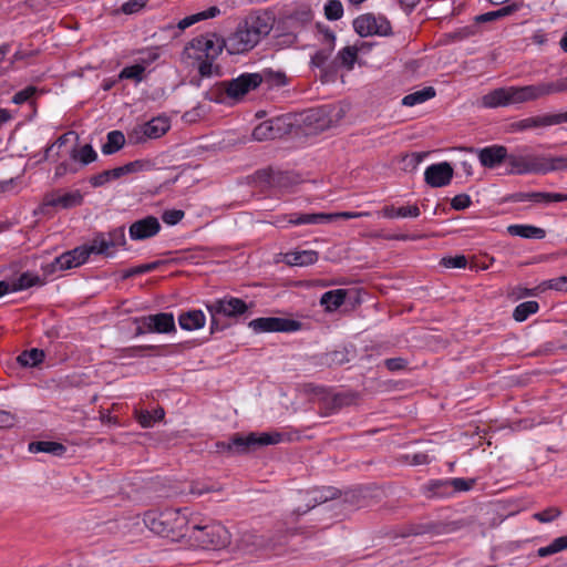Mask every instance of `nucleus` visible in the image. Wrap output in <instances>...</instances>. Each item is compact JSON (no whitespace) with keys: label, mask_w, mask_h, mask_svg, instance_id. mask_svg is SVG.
Returning a JSON list of instances; mask_svg holds the SVG:
<instances>
[{"label":"nucleus","mask_w":567,"mask_h":567,"mask_svg":"<svg viewBox=\"0 0 567 567\" xmlns=\"http://www.w3.org/2000/svg\"><path fill=\"white\" fill-rule=\"evenodd\" d=\"M271 29L272 22L268 13L250 14L226 39V50L229 54L245 53L257 45L262 37L268 35Z\"/></svg>","instance_id":"1"},{"label":"nucleus","mask_w":567,"mask_h":567,"mask_svg":"<svg viewBox=\"0 0 567 567\" xmlns=\"http://www.w3.org/2000/svg\"><path fill=\"white\" fill-rule=\"evenodd\" d=\"M284 434L279 432L249 433L247 436L235 434L230 441L215 443V451L223 454H243L255 446L278 444L282 441Z\"/></svg>","instance_id":"2"},{"label":"nucleus","mask_w":567,"mask_h":567,"mask_svg":"<svg viewBox=\"0 0 567 567\" xmlns=\"http://www.w3.org/2000/svg\"><path fill=\"white\" fill-rule=\"evenodd\" d=\"M369 212H339V213H290L276 217L274 225L280 228L288 226L318 225L337 219H352L368 217Z\"/></svg>","instance_id":"3"},{"label":"nucleus","mask_w":567,"mask_h":567,"mask_svg":"<svg viewBox=\"0 0 567 567\" xmlns=\"http://www.w3.org/2000/svg\"><path fill=\"white\" fill-rule=\"evenodd\" d=\"M545 157L527 145L517 146L508 152L507 172L512 175L545 174Z\"/></svg>","instance_id":"4"},{"label":"nucleus","mask_w":567,"mask_h":567,"mask_svg":"<svg viewBox=\"0 0 567 567\" xmlns=\"http://www.w3.org/2000/svg\"><path fill=\"white\" fill-rule=\"evenodd\" d=\"M189 538L205 549H218L226 547L230 543V534L225 526L219 523L192 524Z\"/></svg>","instance_id":"5"},{"label":"nucleus","mask_w":567,"mask_h":567,"mask_svg":"<svg viewBox=\"0 0 567 567\" xmlns=\"http://www.w3.org/2000/svg\"><path fill=\"white\" fill-rule=\"evenodd\" d=\"M532 101L529 85L495 89L482 97L485 107L495 109Z\"/></svg>","instance_id":"6"},{"label":"nucleus","mask_w":567,"mask_h":567,"mask_svg":"<svg viewBox=\"0 0 567 567\" xmlns=\"http://www.w3.org/2000/svg\"><path fill=\"white\" fill-rule=\"evenodd\" d=\"M207 310L212 317L210 331L214 333L225 328V324L219 323V317L237 318L247 312L248 306L239 298L225 297L207 305Z\"/></svg>","instance_id":"7"},{"label":"nucleus","mask_w":567,"mask_h":567,"mask_svg":"<svg viewBox=\"0 0 567 567\" xmlns=\"http://www.w3.org/2000/svg\"><path fill=\"white\" fill-rule=\"evenodd\" d=\"M153 166L154 164L150 159H136L123 166L115 167L113 169H106L96 175H93L90 178V184L93 187H101L113 179L121 178L122 176L150 171L153 168Z\"/></svg>","instance_id":"8"},{"label":"nucleus","mask_w":567,"mask_h":567,"mask_svg":"<svg viewBox=\"0 0 567 567\" xmlns=\"http://www.w3.org/2000/svg\"><path fill=\"white\" fill-rule=\"evenodd\" d=\"M224 48L226 49V39L216 34H204L193 39L185 51L188 56H192L190 51L198 52L195 56L197 60H202V58L216 59Z\"/></svg>","instance_id":"9"},{"label":"nucleus","mask_w":567,"mask_h":567,"mask_svg":"<svg viewBox=\"0 0 567 567\" xmlns=\"http://www.w3.org/2000/svg\"><path fill=\"white\" fill-rule=\"evenodd\" d=\"M262 83L259 73H243L230 81L219 83L218 90L230 99H240L248 92L256 90Z\"/></svg>","instance_id":"10"},{"label":"nucleus","mask_w":567,"mask_h":567,"mask_svg":"<svg viewBox=\"0 0 567 567\" xmlns=\"http://www.w3.org/2000/svg\"><path fill=\"white\" fill-rule=\"evenodd\" d=\"M353 28L360 37L389 35L391 33L390 22L382 16L365 13L353 21Z\"/></svg>","instance_id":"11"},{"label":"nucleus","mask_w":567,"mask_h":567,"mask_svg":"<svg viewBox=\"0 0 567 567\" xmlns=\"http://www.w3.org/2000/svg\"><path fill=\"white\" fill-rule=\"evenodd\" d=\"M169 130V122L165 117H154L151 121L135 126L128 134L133 143H142L148 138H158Z\"/></svg>","instance_id":"12"},{"label":"nucleus","mask_w":567,"mask_h":567,"mask_svg":"<svg viewBox=\"0 0 567 567\" xmlns=\"http://www.w3.org/2000/svg\"><path fill=\"white\" fill-rule=\"evenodd\" d=\"M249 327L256 332H292L301 328V322L293 319L265 317L251 320Z\"/></svg>","instance_id":"13"},{"label":"nucleus","mask_w":567,"mask_h":567,"mask_svg":"<svg viewBox=\"0 0 567 567\" xmlns=\"http://www.w3.org/2000/svg\"><path fill=\"white\" fill-rule=\"evenodd\" d=\"M126 243L124 227H117L109 233H99L93 237V249L96 255L112 256L111 248L123 246Z\"/></svg>","instance_id":"14"},{"label":"nucleus","mask_w":567,"mask_h":567,"mask_svg":"<svg viewBox=\"0 0 567 567\" xmlns=\"http://www.w3.org/2000/svg\"><path fill=\"white\" fill-rule=\"evenodd\" d=\"M164 515L167 517L166 523H169L171 534H173V538L178 537H189V533L192 530V524H194L193 519H188L185 511L179 508H166L164 509Z\"/></svg>","instance_id":"15"},{"label":"nucleus","mask_w":567,"mask_h":567,"mask_svg":"<svg viewBox=\"0 0 567 567\" xmlns=\"http://www.w3.org/2000/svg\"><path fill=\"white\" fill-rule=\"evenodd\" d=\"M567 123V111L564 113L557 114H544L533 117L523 118L516 123H514V128L516 131H525L529 128L536 127H547L553 125H558Z\"/></svg>","instance_id":"16"},{"label":"nucleus","mask_w":567,"mask_h":567,"mask_svg":"<svg viewBox=\"0 0 567 567\" xmlns=\"http://www.w3.org/2000/svg\"><path fill=\"white\" fill-rule=\"evenodd\" d=\"M83 203V195L79 189L61 193L60 190L49 193L43 198V205L48 207H60L69 209L80 206Z\"/></svg>","instance_id":"17"},{"label":"nucleus","mask_w":567,"mask_h":567,"mask_svg":"<svg viewBox=\"0 0 567 567\" xmlns=\"http://www.w3.org/2000/svg\"><path fill=\"white\" fill-rule=\"evenodd\" d=\"M453 167L447 162L430 165L424 173V179L431 187H443L451 183Z\"/></svg>","instance_id":"18"},{"label":"nucleus","mask_w":567,"mask_h":567,"mask_svg":"<svg viewBox=\"0 0 567 567\" xmlns=\"http://www.w3.org/2000/svg\"><path fill=\"white\" fill-rule=\"evenodd\" d=\"M140 320L147 327L148 332L169 333L176 331L174 316L171 312L150 315Z\"/></svg>","instance_id":"19"},{"label":"nucleus","mask_w":567,"mask_h":567,"mask_svg":"<svg viewBox=\"0 0 567 567\" xmlns=\"http://www.w3.org/2000/svg\"><path fill=\"white\" fill-rule=\"evenodd\" d=\"M161 230V224L154 216L136 220L130 227V236L134 240H142L155 236Z\"/></svg>","instance_id":"20"},{"label":"nucleus","mask_w":567,"mask_h":567,"mask_svg":"<svg viewBox=\"0 0 567 567\" xmlns=\"http://www.w3.org/2000/svg\"><path fill=\"white\" fill-rule=\"evenodd\" d=\"M508 150L503 145H492L478 151V159L484 167L494 168L502 163L507 164Z\"/></svg>","instance_id":"21"},{"label":"nucleus","mask_w":567,"mask_h":567,"mask_svg":"<svg viewBox=\"0 0 567 567\" xmlns=\"http://www.w3.org/2000/svg\"><path fill=\"white\" fill-rule=\"evenodd\" d=\"M334 40H336L334 34L330 31H327L323 34V41H324L326 48L318 50L311 58V65L320 69L324 73L333 71V68H331L328 64V61H329L331 52L333 51V48H334Z\"/></svg>","instance_id":"22"},{"label":"nucleus","mask_w":567,"mask_h":567,"mask_svg":"<svg viewBox=\"0 0 567 567\" xmlns=\"http://www.w3.org/2000/svg\"><path fill=\"white\" fill-rule=\"evenodd\" d=\"M532 101L540 97L567 91V78L555 82H542L529 85Z\"/></svg>","instance_id":"23"},{"label":"nucleus","mask_w":567,"mask_h":567,"mask_svg":"<svg viewBox=\"0 0 567 567\" xmlns=\"http://www.w3.org/2000/svg\"><path fill=\"white\" fill-rule=\"evenodd\" d=\"M280 118L268 120L257 125L252 131V138L258 142L274 140L281 134Z\"/></svg>","instance_id":"24"},{"label":"nucleus","mask_w":567,"mask_h":567,"mask_svg":"<svg viewBox=\"0 0 567 567\" xmlns=\"http://www.w3.org/2000/svg\"><path fill=\"white\" fill-rule=\"evenodd\" d=\"M206 317L202 310L183 312L178 317L179 327L183 330L193 331L205 326Z\"/></svg>","instance_id":"25"},{"label":"nucleus","mask_w":567,"mask_h":567,"mask_svg":"<svg viewBox=\"0 0 567 567\" xmlns=\"http://www.w3.org/2000/svg\"><path fill=\"white\" fill-rule=\"evenodd\" d=\"M237 546L241 551L251 554L264 546V539L255 532L246 530L240 534Z\"/></svg>","instance_id":"26"},{"label":"nucleus","mask_w":567,"mask_h":567,"mask_svg":"<svg viewBox=\"0 0 567 567\" xmlns=\"http://www.w3.org/2000/svg\"><path fill=\"white\" fill-rule=\"evenodd\" d=\"M347 297L346 289H336L324 292L320 298V305L324 310L332 312L343 305Z\"/></svg>","instance_id":"27"},{"label":"nucleus","mask_w":567,"mask_h":567,"mask_svg":"<svg viewBox=\"0 0 567 567\" xmlns=\"http://www.w3.org/2000/svg\"><path fill=\"white\" fill-rule=\"evenodd\" d=\"M507 233L511 236L534 239H543L546 236L545 229L533 225H509L507 227Z\"/></svg>","instance_id":"28"},{"label":"nucleus","mask_w":567,"mask_h":567,"mask_svg":"<svg viewBox=\"0 0 567 567\" xmlns=\"http://www.w3.org/2000/svg\"><path fill=\"white\" fill-rule=\"evenodd\" d=\"M31 453H49L55 456H61L65 453L66 447L58 442L52 441H35L29 444Z\"/></svg>","instance_id":"29"},{"label":"nucleus","mask_w":567,"mask_h":567,"mask_svg":"<svg viewBox=\"0 0 567 567\" xmlns=\"http://www.w3.org/2000/svg\"><path fill=\"white\" fill-rule=\"evenodd\" d=\"M288 264L292 266H309L318 260V252L315 250H298L286 255Z\"/></svg>","instance_id":"30"},{"label":"nucleus","mask_w":567,"mask_h":567,"mask_svg":"<svg viewBox=\"0 0 567 567\" xmlns=\"http://www.w3.org/2000/svg\"><path fill=\"white\" fill-rule=\"evenodd\" d=\"M337 489L332 487H324L321 489H313L309 493L310 499L309 502H312V505H307V508L302 512L298 511V514H306L310 508L315 507L318 504L326 503L329 499H333L337 496Z\"/></svg>","instance_id":"31"},{"label":"nucleus","mask_w":567,"mask_h":567,"mask_svg":"<svg viewBox=\"0 0 567 567\" xmlns=\"http://www.w3.org/2000/svg\"><path fill=\"white\" fill-rule=\"evenodd\" d=\"M480 32L478 25L474 22L471 25L460 28L453 32L443 35L442 42L447 44L451 42L462 41L467 38L474 37Z\"/></svg>","instance_id":"32"},{"label":"nucleus","mask_w":567,"mask_h":567,"mask_svg":"<svg viewBox=\"0 0 567 567\" xmlns=\"http://www.w3.org/2000/svg\"><path fill=\"white\" fill-rule=\"evenodd\" d=\"M106 138V143L102 146V152L105 155L118 152L125 144V136L121 131L109 132Z\"/></svg>","instance_id":"33"},{"label":"nucleus","mask_w":567,"mask_h":567,"mask_svg":"<svg viewBox=\"0 0 567 567\" xmlns=\"http://www.w3.org/2000/svg\"><path fill=\"white\" fill-rule=\"evenodd\" d=\"M420 208L416 205L412 206H402L399 208H395L394 206H385L382 209V215L386 218H394V217H419L420 216Z\"/></svg>","instance_id":"34"},{"label":"nucleus","mask_w":567,"mask_h":567,"mask_svg":"<svg viewBox=\"0 0 567 567\" xmlns=\"http://www.w3.org/2000/svg\"><path fill=\"white\" fill-rule=\"evenodd\" d=\"M435 96V90L432 86H426L420 91L410 93L402 99V104L405 106H414L421 104Z\"/></svg>","instance_id":"35"},{"label":"nucleus","mask_w":567,"mask_h":567,"mask_svg":"<svg viewBox=\"0 0 567 567\" xmlns=\"http://www.w3.org/2000/svg\"><path fill=\"white\" fill-rule=\"evenodd\" d=\"M167 516L164 515V511H148L144 514L143 522L145 526L153 533L159 534L165 530L164 527H162V519H165Z\"/></svg>","instance_id":"36"},{"label":"nucleus","mask_w":567,"mask_h":567,"mask_svg":"<svg viewBox=\"0 0 567 567\" xmlns=\"http://www.w3.org/2000/svg\"><path fill=\"white\" fill-rule=\"evenodd\" d=\"M539 305L537 301H525L516 306L513 312V318L517 322L525 321L530 315L538 311Z\"/></svg>","instance_id":"37"},{"label":"nucleus","mask_w":567,"mask_h":567,"mask_svg":"<svg viewBox=\"0 0 567 567\" xmlns=\"http://www.w3.org/2000/svg\"><path fill=\"white\" fill-rule=\"evenodd\" d=\"M43 359H44V352L37 348L23 351L17 358L18 362L22 367H35L39 363H41L43 361Z\"/></svg>","instance_id":"38"},{"label":"nucleus","mask_w":567,"mask_h":567,"mask_svg":"<svg viewBox=\"0 0 567 567\" xmlns=\"http://www.w3.org/2000/svg\"><path fill=\"white\" fill-rule=\"evenodd\" d=\"M165 416L164 409L158 408L153 412L150 411H140L136 415V419L142 427H151L156 422L162 421Z\"/></svg>","instance_id":"39"},{"label":"nucleus","mask_w":567,"mask_h":567,"mask_svg":"<svg viewBox=\"0 0 567 567\" xmlns=\"http://www.w3.org/2000/svg\"><path fill=\"white\" fill-rule=\"evenodd\" d=\"M74 261V256L71 255L70 251L63 252L59 257H56L49 266L48 272H54L56 270H68L76 267Z\"/></svg>","instance_id":"40"},{"label":"nucleus","mask_w":567,"mask_h":567,"mask_svg":"<svg viewBox=\"0 0 567 567\" xmlns=\"http://www.w3.org/2000/svg\"><path fill=\"white\" fill-rule=\"evenodd\" d=\"M567 549V535L555 538L549 545L537 550L539 557H547Z\"/></svg>","instance_id":"41"},{"label":"nucleus","mask_w":567,"mask_h":567,"mask_svg":"<svg viewBox=\"0 0 567 567\" xmlns=\"http://www.w3.org/2000/svg\"><path fill=\"white\" fill-rule=\"evenodd\" d=\"M71 157L74 161H79L83 165H87L97 158V154L93 150L92 145L85 144L79 151L73 150L71 153Z\"/></svg>","instance_id":"42"},{"label":"nucleus","mask_w":567,"mask_h":567,"mask_svg":"<svg viewBox=\"0 0 567 567\" xmlns=\"http://www.w3.org/2000/svg\"><path fill=\"white\" fill-rule=\"evenodd\" d=\"M475 484L474 480H465L461 477L450 478L446 482H439L436 486H450L452 492H466L470 491Z\"/></svg>","instance_id":"43"},{"label":"nucleus","mask_w":567,"mask_h":567,"mask_svg":"<svg viewBox=\"0 0 567 567\" xmlns=\"http://www.w3.org/2000/svg\"><path fill=\"white\" fill-rule=\"evenodd\" d=\"M144 65L140 64L137 61L133 65L125 66L120 72V79L134 80L135 82H142L145 76Z\"/></svg>","instance_id":"44"},{"label":"nucleus","mask_w":567,"mask_h":567,"mask_svg":"<svg viewBox=\"0 0 567 567\" xmlns=\"http://www.w3.org/2000/svg\"><path fill=\"white\" fill-rule=\"evenodd\" d=\"M259 76L262 79V82H266L269 85L284 86L287 84V76L280 71L266 69L259 73Z\"/></svg>","instance_id":"45"},{"label":"nucleus","mask_w":567,"mask_h":567,"mask_svg":"<svg viewBox=\"0 0 567 567\" xmlns=\"http://www.w3.org/2000/svg\"><path fill=\"white\" fill-rule=\"evenodd\" d=\"M69 251L71 252V255L74 256L73 262H75L76 267L83 265L87 260V258L90 257L91 254H96V250L93 249V239L91 240V243L89 245L76 247Z\"/></svg>","instance_id":"46"},{"label":"nucleus","mask_w":567,"mask_h":567,"mask_svg":"<svg viewBox=\"0 0 567 567\" xmlns=\"http://www.w3.org/2000/svg\"><path fill=\"white\" fill-rule=\"evenodd\" d=\"M358 51L353 47L343 48L337 55V61L340 62L341 65L346 66L348 70H351L357 60Z\"/></svg>","instance_id":"47"},{"label":"nucleus","mask_w":567,"mask_h":567,"mask_svg":"<svg viewBox=\"0 0 567 567\" xmlns=\"http://www.w3.org/2000/svg\"><path fill=\"white\" fill-rule=\"evenodd\" d=\"M324 16L330 21H336L343 16V6L339 0H329L324 4Z\"/></svg>","instance_id":"48"},{"label":"nucleus","mask_w":567,"mask_h":567,"mask_svg":"<svg viewBox=\"0 0 567 567\" xmlns=\"http://www.w3.org/2000/svg\"><path fill=\"white\" fill-rule=\"evenodd\" d=\"M567 169V156L545 157V174Z\"/></svg>","instance_id":"49"},{"label":"nucleus","mask_w":567,"mask_h":567,"mask_svg":"<svg viewBox=\"0 0 567 567\" xmlns=\"http://www.w3.org/2000/svg\"><path fill=\"white\" fill-rule=\"evenodd\" d=\"M512 200L516 203L522 202H534L545 203V193L543 192H530V193H516L512 195Z\"/></svg>","instance_id":"50"},{"label":"nucleus","mask_w":567,"mask_h":567,"mask_svg":"<svg viewBox=\"0 0 567 567\" xmlns=\"http://www.w3.org/2000/svg\"><path fill=\"white\" fill-rule=\"evenodd\" d=\"M162 264V261H153V262H148V264H143V265H140L137 267H133V268H130L127 269L124 274H123V278L126 279V278H130V277H134V276H137V275H142V274H145V272H150V271H153L155 270L159 265Z\"/></svg>","instance_id":"51"},{"label":"nucleus","mask_w":567,"mask_h":567,"mask_svg":"<svg viewBox=\"0 0 567 567\" xmlns=\"http://www.w3.org/2000/svg\"><path fill=\"white\" fill-rule=\"evenodd\" d=\"M538 289H542V290L554 289L557 291L567 292V276H561V277L546 280L538 287Z\"/></svg>","instance_id":"52"},{"label":"nucleus","mask_w":567,"mask_h":567,"mask_svg":"<svg viewBox=\"0 0 567 567\" xmlns=\"http://www.w3.org/2000/svg\"><path fill=\"white\" fill-rule=\"evenodd\" d=\"M439 482H446V480H437L429 483L425 487L429 497H444L451 494L450 486H436Z\"/></svg>","instance_id":"53"},{"label":"nucleus","mask_w":567,"mask_h":567,"mask_svg":"<svg viewBox=\"0 0 567 567\" xmlns=\"http://www.w3.org/2000/svg\"><path fill=\"white\" fill-rule=\"evenodd\" d=\"M159 58V52L157 48H151L147 50H143L140 52V56L136 60L140 64L144 65L146 70L152 63H154Z\"/></svg>","instance_id":"54"},{"label":"nucleus","mask_w":567,"mask_h":567,"mask_svg":"<svg viewBox=\"0 0 567 567\" xmlns=\"http://www.w3.org/2000/svg\"><path fill=\"white\" fill-rule=\"evenodd\" d=\"M184 215L185 213L181 209H168L163 213L162 219L167 225H176L183 219Z\"/></svg>","instance_id":"55"},{"label":"nucleus","mask_w":567,"mask_h":567,"mask_svg":"<svg viewBox=\"0 0 567 567\" xmlns=\"http://www.w3.org/2000/svg\"><path fill=\"white\" fill-rule=\"evenodd\" d=\"M560 515V511L555 507L546 508L542 512L534 514V518L542 523H549Z\"/></svg>","instance_id":"56"},{"label":"nucleus","mask_w":567,"mask_h":567,"mask_svg":"<svg viewBox=\"0 0 567 567\" xmlns=\"http://www.w3.org/2000/svg\"><path fill=\"white\" fill-rule=\"evenodd\" d=\"M35 92H37V89L34 86H27L25 89L17 92L13 95L12 101L16 104H23V103L28 102L29 100H31V97L35 94Z\"/></svg>","instance_id":"57"},{"label":"nucleus","mask_w":567,"mask_h":567,"mask_svg":"<svg viewBox=\"0 0 567 567\" xmlns=\"http://www.w3.org/2000/svg\"><path fill=\"white\" fill-rule=\"evenodd\" d=\"M441 264L446 268H464L467 264L465 256L457 255L454 257L443 258Z\"/></svg>","instance_id":"58"},{"label":"nucleus","mask_w":567,"mask_h":567,"mask_svg":"<svg viewBox=\"0 0 567 567\" xmlns=\"http://www.w3.org/2000/svg\"><path fill=\"white\" fill-rule=\"evenodd\" d=\"M472 204L471 197L467 194H458L451 200V206L455 210H463Z\"/></svg>","instance_id":"59"},{"label":"nucleus","mask_w":567,"mask_h":567,"mask_svg":"<svg viewBox=\"0 0 567 567\" xmlns=\"http://www.w3.org/2000/svg\"><path fill=\"white\" fill-rule=\"evenodd\" d=\"M148 0H128L122 4V12L125 14H132L137 12L140 9L146 6Z\"/></svg>","instance_id":"60"},{"label":"nucleus","mask_w":567,"mask_h":567,"mask_svg":"<svg viewBox=\"0 0 567 567\" xmlns=\"http://www.w3.org/2000/svg\"><path fill=\"white\" fill-rule=\"evenodd\" d=\"M17 416L14 413L6 410H0V429H9L14 426Z\"/></svg>","instance_id":"61"},{"label":"nucleus","mask_w":567,"mask_h":567,"mask_svg":"<svg viewBox=\"0 0 567 567\" xmlns=\"http://www.w3.org/2000/svg\"><path fill=\"white\" fill-rule=\"evenodd\" d=\"M40 281L38 276L22 274L18 279V289H28Z\"/></svg>","instance_id":"62"},{"label":"nucleus","mask_w":567,"mask_h":567,"mask_svg":"<svg viewBox=\"0 0 567 567\" xmlns=\"http://www.w3.org/2000/svg\"><path fill=\"white\" fill-rule=\"evenodd\" d=\"M422 161H423V155L421 153H412L410 155H406L403 158L404 168L413 171L421 164Z\"/></svg>","instance_id":"63"},{"label":"nucleus","mask_w":567,"mask_h":567,"mask_svg":"<svg viewBox=\"0 0 567 567\" xmlns=\"http://www.w3.org/2000/svg\"><path fill=\"white\" fill-rule=\"evenodd\" d=\"M384 365L390 371H400L406 368L408 361L403 358H390L384 361Z\"/></svg>","instance_id":"64"}]
</instances>
